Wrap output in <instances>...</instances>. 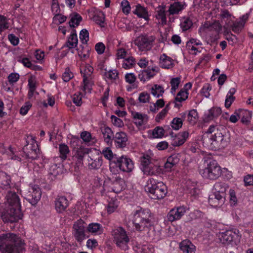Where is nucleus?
<instances>
[{
  "label": "nucleus",
  "mask_w": 253,
  "mask_h": 253,
  "mask_svg": "<svg viewBox=\"0 0 253 253\" xmlns=\"http://www.w3.org/2000/svg\"><path fill=\"white\" fill-rule=\"evenodd\" d=\"M23 243L16 234L6 233L0 235V251L1 253H20Z\"/></svg>",
  "instance_id": "1"
},
{
  "label": "nucleus",
  "mask_w": 253,
  "mask_h": 253,
  "mask_svg": "<svg viewBox=\"0 0 253 253\" xmlns=\"http://www.w3.org/2000/svg\"><path fill=\"white\" fill-rule=\"evenodd\" d=\"M6 203L11 208L6 214L2 216L5 222H14L20 219L19 198L15 192H9L6 196Z\"/></svg>",
  "instance_id": "2"
},
{
  "label": "nucleus",
  "mask_w": 253,
  "mask_h": 253,
  "mask_svg": "<svg viewBox=\"0 0 253 253\" xmlns=\"http://www.w3.org/2000/svg\"><path fill=\"white\" fill-rule=\"evenodd\" d=\"M151 213L148 209L139 208L133 213L132 220L135 229L139 231H144L151 226Z\"/></svg>",
  "instance_id": "3"
},
{
  "label": "nucleus",
  "mask_w": 253,
  "mask_h": 253,
  "mask_svg": "<svg viewBox=\"0 0 253 253\" xmlns=\"http://www.w3.org/2000/svg\"><path fill=\"white\" fill-rule=\"evenodd\" d=\"M154 158L151 152L144 154L141 158V169L144 174L156 175L162 172V168Z\"/></svg>",
  "instance_id": "4"
},
{
  "label": "nucleus",
  "mask_w": 253,
  "mask_h": 253,
  "mask_svg": "<svg viewBox=\"0 0 253 253\" xmlns=\"http://www.w3.org/2000/svg\"><path fill=\"white\" fill-rule=\"evenodd\" d=\"M145 191L150 194V197L153 199H161L165 197L167 193V186L161 181L154 178H150L145 187Z\"/></svg>",
  "instance_id": "5"
},
{
  "label": "nucleus",
  "mask_w": 253,
  "mask_h": 253,
  "mask_svg": "<svg viewBox=\"0 0 253 253\" xmlns=\"http://www.w3.org/2000/svg\"><path fill=\"white\" fill-rule=\"evenodd\" d=\"M204 164L205 168L200 171V174L203 177L216 179L220 175L221 173L220 167L216 161L211 159H205Z\"/></svg>",
  "instance_id": "6"
},
{
  "label": "nucleus",
  "mask_w": 253,
  "mask_h": 253,
  "mask_svg": "<svg viewBox=\"0 0 253 253\" xmlns=\"http://www.w3.org/2000/svg\"><path fill=\"white\" fill-rule=\"evenodd\" d=\"M203 141L208 147L211 148L218 146L224 147L227 144V141L225 139L224 135L218 128L214 134L207 136H204Z\"/></svg>",
  "instance_id": "7"
},
{
  "label": "nucleus",
  "mask_w": 253,
  "mask_h": 253,
  "mask_svg": "<svg viewBox=\"0 0 253 253\" xmlns=\"http://www.w3.org/2000/svg\"><path fill=\"white\" fill-rule=\"evenodd\" d=\"M113 235L114 241L118 247L124 250L128 249L127 244L129 242V238L124 228L118 227L113 230Z\"/></svg>",
  "instance_id": "8"
},
{
  "label": "nucleus",
  "mask_w": 253,
  "mask_h": 253,
  "mask_svg": "<svg viewBox=\"0 0 253 253\" xmlns=\"http://www.w3.org/2000/svg\"><path fill=\"white\" fill-rule=\"evenodd\" d=\"M218 238L220 242L225 245H236L239 242L240 236L239 231L230 230L225 232L219 233Z\"/></svg>",
  "instance_id": "9"
},
{
  "label": "nucleus",
  "mask_w": 253,
  "mask_h": 253,
  "mask_svg": "<svg viewBox=\"0 0 253 253\" xmlns=\"http://www.w3.org/2000/svg\"><path fill=\"white\" fill-rule=\"evenodd\" d=\"M155 40L154 36L141 35L134 41V44L140 51H148L151 49Z\"/></svg>",
  "instance_id": "10"
},
{
  "label": "nucleus",
  "mask_w": 253,
  "mask_h": 253,
  "mask_svg": "<svg viewBox=\"0 0 253 253\" xmlns=\"http://www.w3.org/2000/svg\"><path fill=\"white\" fill-rule=\"evenodd\" d=\"M187 6L186 3L183 1H174L169 4L167 11L169 18V21L172 22L174 18L171 17L174 15H179L182 11L186 8Z\"/></svg>",
  "instance_id": "11"
},
{
  "label": "nucleus",
  "mask_w": 253,
  "mask_h": 253,
  "mask_svg": "<svg viewBox=\"0 0 253 253\" xmlns=\"http://www.w3.org/2000/svg\"><path fill=\"white\" fill-rule=\"evenodd\" d=\"M119 169L124 172H129L134 168L133 163L131 159L126 156H122L116 159Z\"/></svg>",
  "instance_id": "12"
},
{
  "label": "nucleus",
  "mask_w": 253,
  "mask_h": 253,
  "mask_svg": "<svg viewBox=\"0 0 253 253\" xmlns=\"http://www.w3.org/2000/svg\"><path fill=\"white\" fill-rule=\"evenodd\" d=\"M93 72V67L88 64L86 65L84 68L81 71L83 77V90L85 92H90V91L91 89L89 85V81Z\"/></svg>",
  "instance_id": "13"
},
{
  "label": "nucleus",
  "mask_w": 253,
  "mask_h": 253,
  "mask_svg": "<svg viewBox=\"0 0 253 253\" xmlns=\"http://www.w3.org/2000/svg\"><path fill=\"white\" fill-rule=\"evenodd\" d=\"M41 195L42 192L40 188L37 186H34L31 188L25 199L32 205H35L40 200Z\"/></svg>",
  "instance_id": "14"
},
{
  "label": "nucleus",
  "mask_w": 253,
  "mask_h": 253,
  "mask_svg": "<svg viewBox=\"0 0 253 253\" xmlns=\"http://www.w3.org/2000/svg\"><path fill=\"white\" fill-rule=\"evenodd\" d=\"M74 235L78 242H82L85 238V226L82 220L78 221L74 224Z\"/></svg>",
  "instance_id": "15"
},
{
  "label": "nucleus",
  "mask_w": 253,
  "mask_h": 253,
  "mask_svg": "<svg viewBox=\"0 0 253 253\" xmlns=\"http://www.w3.org/2000/svg\"><path fill=\"white\" fill-rule=\"evenodd\" d=\"M125 186V182L123 179L121 178H116L113 183V186L108 188L106 185L103 186L104 191L107 192L113 191L116 193H119L121 192Z\"/></svg>",
  "instance_id": "16"
},
{
  "label": "nucleus",
  "mask_w": 253,
  "mask_h": 253,
  "mask_svg": "<svg viewBox=\"0 0 253 253\" xmlns=\"http://www.w3.org/2000/svg\"><path fill=\"white\" fill-rule=\"evenodd\" d=\"M55 208L58 212L64 211L69 206V202L65 196H58L54 201Z\"/></svg>",
  "instance_id": "17"
},
{
  "label": "nucleus",
  "mask_w": 253,
  "mask_h": 253,
  "mask_svg": "<svg viewBox=\"0 0 253 253\" xmlns=\"http://www.w3.org/2000/svg\"><path fill=\"white\" fill-rule=\"evenodd\" d=\"M185 211L186 210L184 207H179L176 209H173L169 212L168 215V219L170 221L178 220L184 215Z\"/></svg>",
  "instance_id": "18"
},
{
  "label": "nucleus",
  "mask_w": 253,
  "mask_h": 253,
  "mask_svg": "<svg viewBox=\"0 0 253 253\" xmlns=\"http://www.w3.org/2000/svg\"><path fill=\"white\" fill-rule=\"evenodd\" d=\"M114 140L117 147L124 148L126 145L128 138L126 133L121 131L115 134Z\"/></svg>",
  "instance_id": "19"
},
{
  "label": "nucleus",
  "mask_w": 253,
  "mask_h": 253,
  "mask_svg": "<svg viewBox=\"0 0 253 253\" xmlns=\"http://www.w3.org/2000/svg\"><path fill=\"white\" fill-rule=\"evenodd\" d=\"M179 247L182 253H195L196 247L189 240H184L179 244Z\"/></svg>",
  "instance_id": "20"
},
{
  "label": "nucleus",
  "mask_w": 253,
  "mask_h": 253,
  "mask_svg": "<svg viewBox=\"0 0 253 253\" xmlns=\"http://www.w3.org/2000/svg\"><path fill=\"white\" fill-rule=\"evenodd\" d=\"M225 198L224 197L219 196L213 193L210 196L209 203L212 207L216 208L221 207L224 203Z\"/></svg>",
  "instance_id": "21"
},
{
  "label": "nucleus",
  "mask_w": 253,
  "mask_h": 253,
  "mask_svg": "<svg viewBox=\"0 0 253 253\" xmlns=\"http://www.w3.org/2000/svg\"><path fill=\"white\" fill-rule=\"evenodd\" d=\"M133 13L139 18H143L147 22L150 20V14L148 9L140 4H138L135 6V9L133 11Z\"/></svg>",
  "instance_id": "22"
},
{
  "label": "nucleus",
  "mask_w": 253,
  "mask_h": 253,
  "mask_svg": "<svg viewBox=\"0 0 253 253\" xmlns=\"http://www.w3.org/2000/svg\"><path fill=\"white\" fill-rule=\"evenodd\" d=\"M155 17L158 20L160 24L165 25L167 24L166 5H161L157 7Z\"/></svg>",
  "instance_id": "23"
},
{
  "label": "nucleus",
  "mask_w": 253,
  "mask_h": 253,
  "mask_svg": "<svg viewBox=\"0 0 253 253\" xmlns=\"http://www.w3.org/2000/svg\"><path fill=\"white\" fill-rule=\"evenodd\" d=\"M30 150L27 147L23 148V151L26 154V158L31 160H34L38 158L39 152L37 145L33 144L29 146Z\"/></svg>",
  "instance_id": "24"
},
{
  "label": "nucleus",
  "mask_w": 253,
  "mask_h": 253,
  "mask_svg": "<svg viewBox=\"0 0 253 253\" xmlns=\"http://www.w3.org/2000/svg\"><path fill=\"white\" fill-rule=\"evenodd\" d=\"M159 65L160 67L164 69H170L174 65L172 59L164 53L159 58Z\"/></svg>",
  "instance_id": "25"
},
{
  "label": "nucleus",
  "mask_w": 253,
  "mask_h": 253,
  "mask_svg": "<svg viewBox=\"0 0 253 253\" xmlns=\"http://www.w3.org/2000/svg\"><path fill=\"white\" fill-rule=\"evenodd\" d=\"M228 186L227 184L222 182H217L213 186L214 193L224 197L225 198L226 191Z\"/></svg>",
  "instance_id": "26"
},
{
  "label": "nucleus",
  "mask_w": 253,
  "mask_h": 253,
  "mask_svg": "<svg viewBox=\"0 0 253 253\" xmlns=\"http://www.w3.org/2000/svg\"><path fill=\"white\" fill-rule=\"evenodd\" d=\"M189 132L184 131L179 132L173 140L172 145L174 146H178L183 144L188 137Z\"/></svg>",
  "instance_id": "27"
},
{
  "label": "nucleus",
  "mask_w": 253,
  "mask_h": 253,
  "mask_svg": "<svg viewBox=\"0 0 253 253\" xmlns=\"http://www.w3.org/2000/svg\"><path fill=\"white\" fill-rule=\"evenodd\" d=\"M74 151L75 154L73 156V159L78 164H82L84 155L87 153L86 149L83 146H80V147H77V149Z\"/></svg>",
  "instance_id": "28"
},
{
  "label": "nucleus",
  "mask_w": 253,
  "mask_h": 253,
  "mask_svg": "<svg viewBox=\"0 0 253 253\" xmlns=\"http://www.w3.org/2000/svg\"><path fill=\"white\" fill-rule=\"evenodd\" d=\"M132 115L135 121V124L138 126H142L148 121V116L145 114L134 112L132 113Z\"/></svg>",
  "instance_id": "29"
},
{
  "label": "nucleus",
  "mask_w": 253,
  "mask_h": 253,
  "mask_svg": "<svg viewBox=\"0 0 253 253\" xmlns=\"http://www.w3.org/2000/svg\"><path fill=\"white\" fill-rule=\"evenodd\" d=\"M188 93L187 91L181 89L177 94L174 101V107L179 108L181 106V102L185 101L188 98Z\"/></svg>",
  "instance_id": "30"
},
{
  "label": "nucleus",
  "mask_w": 253,
  "mask_h": 253,
  "mask_svg": "<svg viewBox=\"0 0 253 253\" xmlns=\"http://www.w3.org/2000/svg\"><path fill=\"white\" fill-rule=\"evenodd\" d=\"M101 130L105 142L108 144H111L114 137L111 129L108 126H104L101 128Z\"/></svg>",
  "instance_id": "31"
},
{
  "label": "nucleus",
  "mask_w": 253,
  "mask_h": 253,
  "mask_svg": "<svg viewBox=\"0 0 253 253\" xmlns=\"http://www.w3.org/2000/svg\"><path fill=\"white\" fill-rule=\"evenodd\" d=\"M221 113V110L220 108L213 107L209 110L208 112L205 115L206 121H209L219 116Z\"/></svg>",
  "instance_id": "32"
},
{
  "label": "nucleus",
  "mask_w": 253,
  "mask_h": 253,
  "mask_svg": "<svg viewBox=\"0 0 253 253\" xmlns=\"http://www.w3.org/2000/svg\"><path fill=\"white\" fill-rule=\"evenodd\" d=\"M92 19L97 25L103 27L105 16L104 13L99 10L94 11L92 14Z\"/></svg>",
  "instance_id": "33"
},
{
  "label": "nucleus",
  "mask_w": 253,
  "mask_h": 253,
  "mask_svg": "<svg viewBox=\"0 0 253 253\" xmlns=\"http://www.w3.org/2000/svg\"><path fill=\"white\" fill-rule=\"evenodd\" d=\"M87 166L90 169H98L102 165V159L100 157L92 158L89 157L87 159Z\"/></svg>",
  "instance_id": "34"
},
{
  "label": "nucleus",
  "mask_w": 253,
  "mask_h": 253,
  "mask_svg": "<svg viewBox=\"0 0 253 253\" xmlns=\"http://www.w3.org/2000/svg\"><path fill=\"white\" fill-rule=\"evenodd\" d=\"M28 87H29V91L28 93V96L29 98H31L34 93L36 92V89L37 88L36 86V80L35 77L31 76L28 80ZM37 94H38L37 92Z\"/></svg>",
  "instance_id": "35"
},
{
  "label": "nucleus",
  "mask_w": 253,
  "mask_h": 253,
  "mask_svg": "<svg viewBox=\"0 0 253 253\" xmlns=\"http://www.w3.org/2000/svg\"><path fill=\"white\" fill-rule=\"evenodd\" d=\"M62 171V165L61 164H52L51 165L49 172L53 177H55L59 174L61 173Z\"/></svg>",
  "instance_id": "36"
},
{
  "label": "nucleus",
  "mask_w": 253,
  "mask_h": 253,
  "mask_svg": "<svg viewBox=\"0 0 253 253\" xmlns=\"http://www.w3.org/2000/svg\"><path fill=\"white\" fill-rule=\"evenodd\" d=\"M76 31L73 30L68 39L67 45L70 48H73L77 46L78 42L77 35L75 33Z\"/></svg>",
  "instance_id": "37"
},
{
  "label": "nucleus",
  "mask_w": 253,
  "mask_h": 253,
  "mask_svg": "<svg viewBox=\"0 0 253 253\" xmlns=\"http://www.w3.org/2000/svg\"><path fill=\"white\" fill-rule=\"evenodd\" d=\"M70 26L73 28L78 26L82 20V17L77 13L70 14Z\"/></svg>",
  "instance_id": "38"
},
{
  "label": "nucleus",
  "mask_w": 253,
  "mask_h": 253,
  "mask_svg": "<svg viewBox=\"0 0 253 253\" xmlns=\"http://www.w3.org/2000/svg\"><path fill=\"white\" fill-rule=\"evenodd\" d=\"M11 179L9 175L5 173L2 174L0 177V187L2 189H8L10 187Z\"/></svg>",
  "instance_id": "39"
},
{
  "label": "nucleus",
  "mask_w": 253,
  "mask_h": 253,
  "mask_svg": "<svg viewBox=\"0 0 253 253\" xmlns=\"http://www.w3.org/2000/svg\"><path fill=\"white\" fill-rule=\"evenodd\" d=\"M59 151L60 158L63 161L65 160L70 152L69 147L64 143H61L59 146Z\"/></svg>",
  "instance_id": "40"
},
{
  "label": "nucleus",
  "mask_w": 253,
  "mask_h": 253,
  "mask_svg": "<svg viewBox=\"0 0 253 253\" xmlns=\"http://www.w3.org/2000/svg\"><path fill=\"white\" fill-rule=\"evenodd\" d=\"M88 232L94 234H100L102 232V228L100 224L97 223H92L87 227Z\"/></svg>",
  "instance_id": "41"
},
{
  "label": "nucleus",
  "mask_w": 253,
  "mask_h": 253,
  "mask_svg": "<svg viewBox=\"0 0 253 253\" xmlns=\"http://www.w3.org/2000/svg\"><path fill=\"white\" fill-rule=\"evenodd\" d=\"M135 64V59L132 56H128L124 60L122 67L125 69H129L133 68Z\"/></svg>",
  "instance_id": "42"
},
{
  "label": "nucleus",
  "mask_w": 253,
  "mask_h": 253,
  "mask_svg": "<svg viewBox=\"0 0 253 253\" xmlns=\"http://www.w3.org/2000/svg\"><path fill=\"white\" fill-rule=\"evenodd\" d=\"M164 90L162 86L155 84L151 88V94L156 97H159L163 95Z\"/></svg>",
  "instance_id": "43"
},
{
  "label": "nucleus",
  "mask_w": 253,
  "mask_h": 253,
  "mask_svg": "<svg viewBox=\"0 0 253 253\" xmlns=\"http://www.w3.org/2000/svg\"><path fill=\"white\" fill-rule=\"evenodd\" d=\"M198 119V115L195 109L190 110L187 115L188 121L191 124H194Z\"/></svg>",
  "instance_id": "44"
},
{
  "label": "nucleus",
  "mask_w": 253,
  "mask_h": 253,
  "mask_svg": "<svg viewBox=\"0 0 253 253\" xmlns=\"http://www.w3.org/2000/svg\"><path fill=\"white\" fill-rule=\"evenodd\" d=\"M192 21L188 18L184 17L181 19L180 23V27L182 31H186L188 30L192 26Z\"/></svg>",
  "instance_id": "45"
},
{
  "label": "nucleus",
  "mask_w": 253,
  "mask_h": 253,
  "mask_svg": "<svg viewBox=\"0 0 253 253\" xmlns=\"http://www.w3.org/2000/svg\"><path fill=\"white\" fill-rule=\"evenodd\" d=\"M232 31L235 33H239L244 27V22L236 21L231 25Z\"/></svg>",
  "instance_id": "46"
},
{
  "label": "nucleus",
  "mask_w": 253,
  "mask_h": 253,
  "mask_svg": "<svg viewBox=\"0 0 253 253\" xmlns=\"http://www.w3.org/2000/svg\"><path fill=\"white\" fill-rule=\"evenodd\" d=\"M183 120L180 118H174L171 122L172 128L175 130H178L182 127Z\"/></svg>",
  "instance_id": "47"
},
{
  "label": "nucleus",
  "mask_w": 253,
  "mask_h": 253,
  "mask_svg": "<svg viewBox=\"0 0 253 253\" xmlns=\"http://www.w3.org/2000/svg\"><path fill=\"white\" fill-rule=\"evenodd\" d=\"M102 154L105 158L109 160L110 162L114 159H117L116 155L114 156L112 151L109 148H106L102 151Z\"/></svg>",
  "instance_id": "48"
},
{
  "label": "nucleus",
  "mask_w": 253,
  "mask_h": 253,
  "mask_svg": "<svg viewBox=\"0 0 253 253\" xmlns=\"http://www.w3.org/2000/svg\"><path fill=\"white\" fill-rule=\"evenodd\" d=\"M180 82V78L179 77L171 79L170 84L171 86V92L174 93L178 87Z\"/></svg>",
  "instance_id": "49"
},
{
  "label": "nucleus",
  "mask_w": 253,
  "mask_h": 253,
  "mask_svg": "<svg viewBox=\"0 0 253 253\" xmlns=\"http://www.w3.org/2000/svg\"><path fill=\"white\" fill-rule=\"evenodd\" d=\"M164 131L163 127L157 126L153 130V136L154 138H161L164 135Z\"/></svg>",
  "instance_id": "50"
},
{
  "label": "nucleus",
  "mask_w": 253,
  "mask_h": 253,
  "mask_svg": "<svg viewBox=\"0 0 253 253\" xmlns=\"http://www.w3.org/2000/svg\"><path fill=\"white\" fill-rule=\"evenodd\" d=\"M80 39L84 44L86 43L89 40V34L86 29H83L80 32Z\"/></svg>",
  "instance_id": "51"
},
{
  "label": "nucleus",
  "mask_w": 253,
  "mask_h": 253,
  "mask_svg": "<svg viewBox=\"0 0 253 253\" xmlns=\"http://www.w3.org/2000/svg\"><path fill=\"white\" fill-rule=\"evenodd\" d=\"M221 17L222 18V20H224L225 23H227L228 26H230V22L228 23L227 21L232 20L234 17L227 10H223L220 14Z\"/></svg>",
  "instance_id": "52"
},
{
  "label": "nucleus",
  "mask_w": 253,
  "mask_h": 253,
  "mask_svg": "<svg viewBox=\"0 0 253 253\" xmlns=\"http://www.w3.org/2000/svg\"><path fill=\"white\" fill-rule=\"evenodd\" d=\"M105 76L110 80H116L118 77V73L116 70H111L105 73Z\"/></svg>",
  "instance_id": "53"
},
{
  "label": "nucleus",
  "mask_w": 253,
  "mask_h": 253,
  "mask_svg": "<svg viewBox=\"0 0 253 253\" xmlns=\"http://www.w3.org/2000/svg\"><path fill=\"white\" fill-rule=\"evenodd\" d=\"M116 160V159H114L112 161L110 162V170L114 174L117 173L119 169Z\"/></svg>",
  "instance_id": "54"
},
{
  "label": "nucleus",
  "mask_w": 253,
  "mask_h": 253,
  "mask_svg": "<svg viewBox=\"0 0 253 253\" xmlns=\"http://www.w3.org/2000/svg\"><path fill=\"white\" fill-rule=\"evenodd\" d=\"M122 8L123 12L128 14L130 10V6L127 0H123L121 2Z\"/></svg>",
  "instance_id": "55"
},
{
  "label": "nucleus",
  "mask_w": 253,
  "mask_h": 253,
  "mask_svg": "<svg viewBox=\"0 0 253 253\" xmlns=\"http://www.w3.org/2000/svg\"><path fill=\"white\" fill-rule=\"evenodd\" d=\"M8 28V26L6 18L0 15V34L3 30Z\"/></svg>",
  "instance_id": "56"
},
{
  "label": "nucleus",
  "mask_w": 253,
  "mask_h": 253,
  "mask_svg": "<svg viewBox=\"0 0 253 253\" xmlns=\"http://www.w3.org/2000/svg\"><path fill=\"white\" fill-rule=\"evenodd\" d=\"M211 89V85L209 84H207L203 86L201 89V93L203 96L208 98L210 95L209 91Z\"/></svg>",
  "instance_id": "57"
},
{
  "label": "nucleus",
  "mask_w": 253,
  "mask_h": 253,
  "mask_svg": "<svg viewBox=\"0 0 253 253\" xmlns=\"http://www.w3.org/2000/svg\"><path fill=\"white\" fill-rule=\"evenodd\" d=\"M111 119V121L114 126L118 127H122L124 125L123 121L116 116L112 115Z\"/></svg>",
  "instance_id": "58"
},
{
  "label": "nucleus",
  "mask_w": 253,
  "mask_h": 253,
  "mask_svg": "<svg viewBox=\"0 0 253 253\" xmlns=\"http://www.w3.org/2000/svg\"><path fill=\"white\" fill-rule=\"evenodd\" d=\"M71 145L72 147L74 149V150H75L77 149V147H80V146H82L81 144V140L78 137H74L72 139L71 141Z\"/></svg>",
  "instance_id": "59"
},
{
  "label": "nucleus",
  "mask_w": 253,
  "mask_h": 253,
  "mask_svg": "<svg viewBox=\"0 0 253 253\" xmlns=\"http://www.w3.org/2000/svg\"><path fill=\"white\" fill-rule=\"evenodd\" d=\"M230 203L232 205H235L237 202V199L236 196V193L233 189L229 190Z\"/></svg>",
  "instance_id": "60"
},
{
  "label": "nucleus",
  "mask_w": 253,
  "mask_h": 253,
  "mask_svg": "<svg viewBox=\"0 0 253 253\" xmlns=\"http://www.w3.org/2000/svg\"><path fill=\"white\" fill-rule=\"evenodd\" d=\"M150 99L149 94L145 92H143L139 94V100L140 102L145 103L149 102Z\"/></svg>",
  "instance_id": "61"
},
{
  "label": "nucleus",
  "mask_w": 253,
  "mask_h": 253,
  "mask_svg": "<svg viewBox=\"0 0 253 253\" xmlns=\"http://www.w3.org/2000/svg\"><path fill=\"white\" fill-rule=\"evenodd\" d=\"M32 104L29 102H26L20 109V113L22 115H26L31 107Z\"/></svg>",
  "instance_id": "62"
},
{
  "label": "nucleus",
  "mask_w": 253,
  "mask_h": 253,
  "mask_svg": "<svg viewBox=\"0 0 253 253\" xmlns=\"http://www.w3.org/2000/svg\"><path fill=\"white\" fill-rule=\"evenodd\" d=\"M19 79V75L17 73H11L8 76V82L10 84H13L18 81Z\"/></svg>",
  "instance_id": "63"
},
{
  "label": "nucleus",
  "mask_w": 253,
  "mask_h": 253,
  "mask_svg": "<svg viewBox=\"0 0 253 253\" xmlns=\"http://www.w3.org/2000/svg\"><path fill=\"white\" fill-rule=\"evenodd\" d=\"M126 81L129 84H133L136 81V78L133 73H127L125 75Z\"/></svg>",
  "instance_id": "64"
}]
</instances>
